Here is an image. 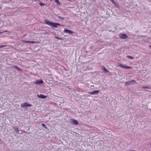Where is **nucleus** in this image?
Masks as SVG:
<instances>
[{
	"mask_svg": "<svg viewBox=\"0 0 151 151\" xmlns=\"http://www.w3.org/2000/svg\"><path fill=\"white\" fill-rule=\"evenodd\" d=\"M150 47L151 48V45L150 46Z\"/></svg>",
	"mask_w": 151,
	"mask_h": 151,
	"instance_id": "24",
	"label": "nucleus"
},
{
	"mask_svg": "<svg viewBox=\"0 0 151 151\" xmlns=\"http://www.w3.org/2000/svg\"><path fill=\"white\" fill-rule=\"evenodd\" d=\"M136 83L135 81L134 80H132L131 81H129L126 82L125 83V85L127 86L131 85H133L135 84Z\"/></svg>",
	"mask_w": 151,
	"mask_h": 151,
	"instance_id": "2",
	"label": "nucleus"
},
{
	"mask_svg": "<svg viewBox=\"0 0 151 151\" xmlns=\"http://www.w3.org/2000/svg\"><path fill=\"white\" fill-rule=\"evenodd\" d=\"M39 4L41 6H44L45 5V4L43 3H42L41 2H39Z\"/></svg>",
	"mask_w": 151,
	"mask_h": 151,
	"instance_id": "17",
	"label": "nucleus"
},
{
	"mask_svg": "<svg viewBox=\"0 0 151 151\" xmlns=\"http://www.w3.org/2000/svg\"><path fill=\"white\" fill-rule=\"evenodd\" d=\"M99 90L95 91H93L90 92H88V93L91 95H95L98 93L99 92Z\"/></svg>",
	"mask_w": 151,
	"mask_h": 151,
	"instance_id": "7",
	"label": "nucleus"
},
{
	"mask_svg": "<svg viewBox=\"0 0 151 151\" xmlns=\"http://www.w3.org/2000/svg\"><path fill=\"white\" fill-rule=\"evenodd\" d=\"M44 22L46 24L49 25L52 28L57 27V26H60V25L58 23L52 22L47 20H44Z\"/></svg>",
	"mask_w": 151,
	"mask_h": 151,
	"instance_id": "1",
	"label": "nucleus"
},
{
	"mask_svg": "<svg viewBox=\"0 0 151 151\" xmlns=\"http://www.w3.org/2000/svg\"><path fill=\"white\" fill-rule=\"evenodd\" d=\"M31 106H32L31 104H28V103H26V102L22 103L21 104V106L22 107H26L27 106L30 107Z\"/></svg>",
	"mask_w": 151,
	"mask_h": 151,
	"instance_id": "4",
	"label": "nucleus"
},
{
	"mask_svg": "<svg viewBox=\"0 0 151 151\" xmlns=\"http://www.w3.org/2000/svg\"><path fill=\"white\" fill-rule=\"evenodd\" d=\"M94 86L93 85V86H91H91Z\"/></svg>",
	"mask_w": 151,
	"mask_h": 151,
	"instance_id": "25",
	"label": "nucleus"
},
{
	"mask_svg": "<svg viewBox=\"0 0 151 151\" xmlns=\"http://www.w3.org/2000/svg\"><path fill=\"white\" fill-rule=\"evenodd\" d=\"M37 96L38 98L42 99H45L47 97V96H45L42 94H41L40 95H37Z\"/></svg>",
	"mask_w": 151,
	"mask_h": 151,
	"instance_id": "9",
	"label": "nucleus"
},
{
	"mask_svg": "<svg viewBox=\"0 0 151 151\" xmlns=\"http://www.w3.org/2000/svg\"><path fill=\"white\" fill-rule=\"evenodd\" d=\"M71 123L73 125H77L78 124V122L75 119H72Z\"/></svg>",
	"mask_w": 151,
	"mask_h": 151,
	"instance_id": "10",
	"label": "nucleus"
},
{
	"mask_svg": "<svg viewBox=\"0 0 151 151\" xmlns=\"http://www.w3.org/2000/svg\"><path fill=\"white\" fill-rule=\"evenodd\" d=\"M13 128L14 129L15 131H16L17 132H19V130L18 128H17L16 127H13Z\"/></svg>",
	"mask_w": 151,
	"mask_h": 151,
	"instance_id": "11",
	"label": "nucleus"
},
{
	"mask_svg": "<svg viewBox=\"0 0 151 151\" xmlns=\"http://www.w3.org/2000/svg\"><path fill=\"white\" fill-rule=\"evenodd\" d=\"M55 38L57 39H60L58 37H57V36L55 37Z\"/></svg>",
	"mask_w": 151,
	"mask_h": 151,
	"instance_id": "23",
	"label": "nucleus"
},
{
	"mask_svg": "<svg viewBox=\"0 0 151 151\" xmlns=\"http://www.w3.org/2000/svg\"><path fill=\"white\" fill-rule=\"evenodd\" d=\"M64 32L69 33V34H73L74 33L73 31L71 30H69L67 29H65L63 31Z\"/></svg>",
	"mask_w": 151,
	"mask_h": 151,
	"instance_id": "5",
	"label": "nucleus"
},
{
	"mask_svg": "<svg viewBox=\"0 0 151 151\" xmlns=\"http://www.w3.org/2000/svg\"><path fill=\"white\" fill-rule=\"evenodd\" d=\"M114 4H115V2L114 1V0H110Z\"/></svg>",
	"mask_w": 151,
	"mask_h": 151,
	"instance_id": "19",
	"label": "nucleus"
},
{
	"mask_svg": "<svg viewBox=\"0 0 151 151\" xmlns=\"http://www.w3.org/2000/svg\"><path fill=\"white\" fill-rule=\"evenodd\" d=\"M119 38L123 39H127L128 37V36L126 35L123 33L119 34Z\"/></svg>",
	"mask_w": 151,
	"mask_h": 151,
	"instance_id": "3",
	"label": "nucleus"
},
{
	"mask_svg": "<svg viewBox=\"0 0 151 151\" xmlns=\"http://www.w3.org/2000/svg\"><path fill=\"white\" fill-rule=\"evenodd\" d=\"M103 69L104 70L105 72H106V73H108V72H109L108 70H107L105 67H104V68H103Z\"/></svg>",
	"mask_w": 151,
	"mask_h": 151,
	"instance_id": "14",
	"label": "nucleus"
},
{
	"mask_svg": "<svg viewBox=\"0 0 151 151\" xmlns=\"http://www.w3.org/2000/svg\"><path fill=\"white\" fill-rule=\"evenodd\" d=\"M119 66L125 69H129L131 68L130 67L127 66H125L123 64H120Z\"/></svg>",
	"mask_w": 151,
	"mask_h": 151,
	"instance_id": "6",
	"label": "nucleus"
},
{
	"mask_svg": "<svg viewBox=\"0 0 151 151\" xmlns=\"http://www.w3.org/2000/svg\"><path fill=\"white\" fill-rule=\"evenodd\" d=\"M35 42H34V41H29V43H30V44L34 43H35Z\"/></svg>",
	"mask_w": 151,
	"mask_h": 151,
	"instance_id": "20",
	"label": "nucleus"
},
{
	"mask_svg": "<svg viewBox=\"0 0 151 151\" xmlns=\"http://www.w3.org/2000/svg\"><path fill=\"white\" fill-rule=\"evenodd\" d=\"M54 1L57 5H59L60 4L58 0H54Z\"/></svg>",
	"mask_w": 151,
	"mask_h": 151,
	"instance_id": "13",
	"label": "nucleus"
},
{
	"mask_svg": "<svg viewBox=\"0 0 151 151\" xmlns=\"http://www.w3.org/2000/svg\"><path fill=\"white\" fill-rule=\"evenodd\" d=\"M58 18L60 19H64V17H61L60 16H58Z\"/></svg>",
	"mask_w": 151,
	"mask_h": 151,
	"instance_id": "18",
	"label": "nucleus"
},
{
	"mask_svg": "<svg viewBox=\"0 0 151 151\" xmlns=\"http://www.w3.org/2000/svg\"><path fill=\"white\" fill-rule=\"evenodd\" d=\"M41 125L43 126V127H44L45 129H47V127H46L45 126V124L43 123H42L41 124Z\"/></svg>",
	"mask_w": 151,
	"mask_h": 151,
	"instance_id": "16",
	"label": "nucleus"
},
{
	"mask_svg": "<svg viewBox=\"0 0 151 151\" xmlns=\"http://www.w3.org/2000/svg\"><path fill=\"white\" fill-rule=\"evenodd\" d=\"M14 68H16L17 70L19 71H20L21 70V69L17 66H14Z\"/></svg>",
	"mask_w": 151,
	"mask_h": 151,
	"instance_id": "12",
	"label": "nucleus"
},
{
	"mask_svg": "<svg viewBox=\"0 0 151 151\" xmlns=\"http://www.w3.org/2000/svg\"><path fill=\"white\" fill-rule=\"evenodd\" d=\"M50 0V1H52V0Z\"/></svg>",
	"mask_w": 151,
	"mask_h": 151,
	"instance_id": "26",
	"label": "nucleus"
},
{
	"mask_svg": "<svg viewBox=\"0 0 151 151\" xmlns=\"http://www.w3.org/2000/svg\"><path fill=\"white\" fill-rule=\"evenodd\" d=\"M43 82V81L42 80L40 79L35 81V83L37 84H39L42 83Z\"/></svg>",
	"mask_w": 151,
	"mask_h": 151,
	"instance_id": "8",
	"label": "nucleus"
},
{
	"mask_svg": "<svg viewBox=\"0 0 151 151\" xmlns=\"http://www.w3.org/2000/svg\"><path fill=\"white\" fill-rule=\"evenodd\" d=\"M24 42L27 43H29V41H24Z\"/></svg>",
	"mask_w": 151,
	"mask_h": 151,
	"instance_id": "22",
	"label": "nucleus"
},
{
	"mask_svg": "<svg viewBox=\"0 0 151 151\" xmlns=\"http://www.w3.org/2000/svg\"><path fill=\"white\" fill-rule=\"evenodd\" d=\"M126 57L129 58H130L131 59H133L134 58L133 57L131 56H130L129 55H127L126 56Z\"/></svg>",
	"mask_w": 151,
	"mask_h": 151,
	"instance_id": "15",
	"label": "nucleus"
},
{
	"mask_svg": "<svg viewBox=\"0 0 151 151\" xmlns=\"http://www.w3.org/2000/svg\"><path fill=\"white\" fill-rule=\"evenodd\" d=\"M6 45H0V48L5 47H6Z\"/></svg>",
	"mask_w": 151,
	"mask_h": 151,
	"instance_id": "21",
	"label": "nucleus"
}]
</instances>
